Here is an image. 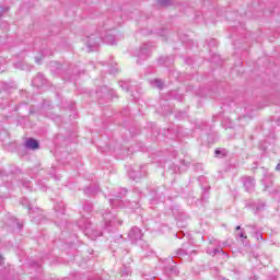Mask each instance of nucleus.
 <instances>
[{
  "label": "nucleus",
  "mask_w": 280,
  "mask_h": 280,
  "mask_svg": "<svg viewBox=\"0 0 280 280\" xmlns=\"http://www.w3.org/2000/svg\"><path fill=\"white\" fill-rule=\"evenodd\" d=\"M103 220H104L105 229H107V231H110L113 226H121V223H122L121 220L117 219L115 213L110 211H106L103 214Z\"/></svg>",
  "instance_id": "obj_1"
},
{
  "label": "nucleus",
  "mask_w": 280,
  "mask_h": 280,
  "mask_svg": "<svg viewBox=\"0 0 280 280\" xmlns=\"http://www.w3.org/2000/svg\"><path fill=\"white\" fill-rule=\"evenodd\" d=\"M143 237V233L141 232V229L133 226L129 232V238L131 242H137Z\"/></svg>",
  "instance_id": "obj_2"
},
{
  "label": "nucleus",
  "mask_w": 280,
  "mask_h": 280,
  "mask_svg": "<svg viewBox=\"0 0 280 280\" xmlns=\"http://www.w3.org/2000/svg\"><path fill=\"white\" fill-rule=\"evenodd\" d=\"M243 185L246 191H253L255 189V179L253 177H243Z\"/></svg>",
  "instance_id": "obj_3"
},
{
  "label": "nucleus",
  "mask_w": 280,
  "mask_h": 280,
  "mask_svg": "<svg viewBox=\"0 0 280 280\" xmlns=\"http://www.w3.org/2000/svg\"><path fill=\"white\" fill-rule=\"evenodd\" d=\"M25 148H28V150H38V141L34 138H30L25 141Z\"/></svg>",
  "instance_id": "obj_4"
},
{
  "label": "nucleus",
  "mask_w": 280,
  "mask_h": 280,
  "mask_svg": "<svg viewBox=\"0 0 280 280\" xmlns=\"http://www.w3.org/2000/svg\"><path fill=\"white\" fill-rule=\"evenodd\" d=\"M143 176H145V174H142L141 171H130L129 172V178H131L132 180H139V178H143Z\"/></svg>",
  "instance_id": "obj_5"
},
{
  "label": "nucleus",
  "mask_w": 280,
  "mask_h": 280,
  "mask_svg": "<svg viewBox=\"0 0 280 280\" xmlns=\"http://www.w3.org/2000/svg\"><path fill=\"white\" fill-rule=\"evenodd\" d=\"M34 86H43L45 84V79H43V74L38 73L36 78L33 79Z\"/></svg>",
  "instance_id": "obj_6"
},
{
  "label": "nucleus",
  "mask_w": 280,
  "mask_h": 280,
  "mask_svg": "<svg viewBox=\"0 0 280 280\" xmlns=\"http://www.w3.org/2000/svg\"><path fill=\"white\" fill-rule=\"evenodd\" d=\"M262 185H265V189H268L270 185H272V177L265 171V177L262 179Z\"/></svg>",
  "instance_id": "obj_7"
},
{
  "label": "nucleus",
  "mask_w": 280,
  "mask_h": 280,
  "mask_svg": "<svg viewBox=\"0 0 280 280\" xmlns=\"http://www.w3.org/2000/svg\"><path fill=\"white\" fill-rule=\"evenodd\" d=\"M104 43H107V45H117V39H115V35L107 34L104 37Z\"/></svg>",
  "instance_id": "obj_8"
},
{
  "label": "nucleus",
  "mask_w": 280,
  "mask_h": 280,
  "mask_svg": "<svg viewBox=\"0 0 280 280\" xmlns=\"http://www.w3.org/2000/svg\"><path fill=\"white\" fill-rule=\"evenodd\" d=\"M112 207H121V196H116L113 199H109Z\"/></svg>",
  "instance_id": "obj_9"
},
{
  "label": "nucleus",
  "mask_w": 280,
  "mask_h": 280,
  "mask_svg": "<svg viewBox=\"0 0 280 280\" xmlns=\"http://www.w3.org/2000/svg\"><path fill=\"white\" fill-rule=\"evenodd\" d=\"M151 84L156 89H163V81H161L160 79H154L153 81H151Z\"/></svg>",
  "instance_id": "obj_10"
},
{
  "label": "nucleus",
  "mask_w": 280,
  "mask_h": 280,
  "mask_svg": "<svg viewBox=\"0 0 280 280\" xmlns=\"http://www.w3.org/2000/svg\"><path fill=\"white\" fill-rule=\"evenodd\" d=\"M55 210H56V211H59V213H60L61 215H65V208H62V206L59 208V210H58V207H55Z\"/></svg>",
  "instance_id": "obj_11"
},
{
  "label": "nucleus",
  "mask_w": 280,
  "mask_h": 280,
  "mask_svg": "<svg viewBox=\"0 0 280 280\" xmlns=\"http://www.w3.org/2000/svg\"><path fill=\"white\" fill-rule=\"evenodd\" d=\"M3 12H8V8L0 7V16H3Z\"/></svg>",
  "instance_id": "obj_12"
},
{
  "label": "nucleus",
  "mask_w": 280,
  "mask_h": 280,
  "mask_svg": "<svg viewBox=\"0 0 280 280\" xmlns=\"http://www.w3.org/2000/svg\"><path fill=\"white\" fill-rule=\"evenodd\" d=\"M237 235H238V237H241V238H243V240H246V236L244 235V232H241V233H238Z\"/></svg>",
  "instance_id": "obj_13"
},
{
  "label": "nucleus",
  "mask_w": 280,
  "mask_h": 280,
  "mask_svg": "<svg viewBox=\"0 0 280 280\" xmlns=\"http://www.w3.org/2000/svg\"><path fill=\"white\" fill-rule=\"evenodd\" d=\"M256 237H257V240H259V238L262 240L264 238V236L260 233H257Z\"/></svg>",
  "instance_id": "obj_14"
},
{
  "label": "nucleus",
  "mask_w": 280,
  "mask_h": 280,
  "mask_svg": "<svg viewBox=\"0 0 280 280\" xmlns=\"http://www.w3.org/2000/svg\"><path fill=\"white\" fill-rule=\"evenodd\" d=\"M21 205H27V199H23V200L21 201Z\"/></svg>",
  "instance_id": "obj_15"
},
{
  "label": "nucleus",
  "mask_w": 280,
  "mask_h": 280,
  "mask_svg": "<svg viewBox=\"0 0 280 280\" xmlns=\"http://www.w3.org/2000/svg\"><path fill=\"white\" fill-rule=\"evenodd\" d=\"M218 253H222L221 249H214V255H218Z\"/></svg>",
  "instance_id": "obj_16"
},
{
  "label": "nucleus",
  "mask_w": 280,
  "mask_h": 280,
  "mask_svg": "<svg viewBox=\"0 0 280 280\" xmlns=\"http://www.w3.org/2000/svg\"><path fill=\"white\" fill-rule=\"evenodd\" d=\"M3 264V256H0V266Z\"/></svg>",
  "instance_id": "obj_17"
},
{
  "label": "nucleus",
  "mask_w": 280,
  "mask_h": 280,
  "mask_svg": "<svg viewBox=\"0 0 280 280\" xmlns=\"http://www.w3.org/2000/svg\"><path fill=\"white\" fill-rule=\"evenodd\" d=\"M162 5H165V0H159Z\"/></svg>",
  "instance_id": "obj_18"
},
{
  "label": "nucleus",
  "mask_w": 280,
  "mask_h": 280,
  "mask_svg": "<svg viewBox=\"0 0 280 280\" xmlns=\"http://www.w3.org/2000/svg\"><path fill=\"white\" fill-rule=\"evenodd\" d=\"M241 229H242V226H240V225H238V226H236V231H240Z\"/></svg>",
  "instance_id": "obj_19"
},
{
  "label": "nucleus",
  "mask_w": 280,
  "mask_h": 280,
  "mask_svg": "<svg viewBox=\"0 0 280 280\" xmlns=\"http://www.w3.org/2000/svg\"><path fill=\"white\" fill-rule=\"evenodd\" d=\"M215 154H220V150H215Z\"/></svg>",
  "instance_id": "obj_20"
},
{
  "label": "nucleus",
  "mask_w": 280,
  "mask_h": 280,
  "mask_svg": "<svg viewBox=\"0 0 280 280\" xmlns=\"http://www.w3.org/2000/svg\"><path fill=\"white\" fill-rule=\"evenodd\" d=\"M145 51V49H142L141 52L143 54Z\"/></svg>",
  "instance_id": "obj_21"
},
{
  "label": "nucleus",
  "mask_w": 280,
  "mask_h": 280,
  "mask_svg": "<svg viewBox=\"0 0 280 280\" xmlns=\"http://www.w3.org/2000/svg\"><path fill=\"white\" fill-rule=\"evenodd\" d=\"M270 280H277V278H271Z\"/></svg>",
  "instance_id": "obj_22"
},
{
  "label": "nucleus",
  "mask_w": 280,
  "mask_h": 280,
  "mask_svg": "<svg viewBox=\"0 0 280 280\" xmlns=\"http://www.w3.org/2000/svg\"><path fill=\"white\" fill-rule=\"evenodd\" d=\"M85 191L89 192V188Z\"/></svg>",
  "instance_id": "obj_23"
}]
</instances>
